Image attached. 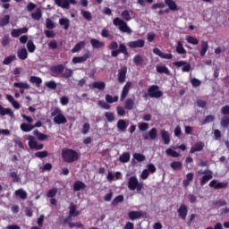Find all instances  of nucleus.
Instances as JSON below:
<instances>
[{
	"mask_svg": "<svg viewBox=\"0 0 229 229\" xmlns=\"http://www.w3.org/2000/svg\"><path fill=\"white\" fill-rule=\"evenodd\" d=\"M62 76L64 78H71V76H72V70L66 69L65 72L64 73H62Z\"/></svg>",
	"mask_w": 229,
	"mask_h": 229,
	"instance_id": "obj_63",
	"label": "nucleus"
},
{
	"mask_svg": "<svg viewBox=\"0 0 229 229\" xmlns=\"http://www.w3.org/2000/svg\"><path fill=\"white\" fill-rule=\"evenodd\" d=\"M113 24L114 26H117L120 31H122V33H129V34L131 33V29L128 27V23L121 20V18H114L113 20Z\"/></svg>",
	"mask_w": 229,
	"mask_h": 229,
	"instance_id": "obj_4",
	"label": "nucleus"
},
{
	"mask_svg": "<svg viewBox=\"0 0 229 229\" xmlns=\"http://www.w3.org/2000/svg\"><path fill=\"white\" fill-rule=\"evenodd\" d=\"M153 53L154 55H157V56H159V58H163L164 60L173 59V54H165L157 47L153 49Z\"/></svg>",
	"mask_w": 229,
	"mask_h": 229,
	"instance_id": "obj_10",
	"label": "nucleus"
},
{
	"mask_svg": "<svg viewBox=\"0 0 229 229\" xmlns=\"http://www.w3.org/2000/svg\"><path fill=\"white\" fill-rule=\"evenodd\" d=\"M131 87V82H126V84L123 86V89L121 94V101H123V99H126V96H128Z\"/></svg>",
	"mask_w": 229,
	"mask_h": 229,
	"instance_id": "obj_14",
	"label": "nucleus"
},
{
	"mask_svg": "<svg viewBox=\"0 0 229 229\" xmlns=\"http://www.w3.org/2000/svg\"><path fill=\"white\" fill-rule=\"evenodd\" d=\"M209 180H212V172H208L205 175H203L201 181H200V184L201 185H205V183H207V182H209Z\"/></svg>",
	"mask_w": 229,
	"mask_h": 229,
	"instance_id": "obj_37",
	"label": "nucleus"
},
{
	"mask_svg": "<svg viewBox=\"0 0 229 229\" xmlns=\"http://www.w3.org/2000/svg\"><path fill=\"white\" fill-rule=\"evenodd\" d=\"M20 128L21 131L29 132L31 131L35 128V126L30 123H21Z\"/></svg>",
	"mask_w": 229,
	"mask_h": 229,
	"instance_id": "obj_30",
	"label": "nucleus"
},
{
	"mask_svg": "<svg viewBox=\"0 0 229 229\" xmlns=\"http://www.w3.org/2000/svg\"><path fill=\"white\" fill-rule=\"evenodd\" d=\"M46 27L47 30H55V22L51 19H47L46 20Z\"/></svg>",
	"mask_w": 229,
	"mask_h": 229,
	"instance_id": "obj_56",
	"label": "nucleus"
},
{
	"mask_svg": "<svg viewBox=\"0 0 229 229\" xmlns=\"http://www.w3.org/2000/svg\"><path fill=\"white\" fill-rule=\"evenodd\" d=\"M205 148L204 142H197L193 147H191L190 153H196V151H202Z\"/></svg>",
	"mask_w": 229,
	"mask_h": 229,
	"instance_id": "obj_19",
	"label": "nucleus"
},
{
	"mask_svg": "<svg viewBox=\"0 0 229 229\" xmlns=\"http://www.w3.org/2000/svg\"><path fill=\"white\" fill-rule=\"evenodd\" d=\"M122 19H123V21H131V16L130 15V11L128 10H124L123 12H122Z\"/></svg>",
	"mask_w": 229,
	"mask_h": 229,
	"instance_id": "obj_51",
	"label": "nucleus"
},
{
	"mask_svg": "<svg viewBox=\"0 0 229 229\" xmlns=\"http://www.w3.org/2000/svg\"><path fill=\"white\" fill-rule=\"evenodd\" d=\"M33 134L36 135V137L38 139V140H46L48 139L47 135H46L42 132H39L38 131H34Z\"/></svg>",
	"mask_w": 229,
	"mask_h": 229,
	"instance_id": "obj_44",
	"label": "nucleus"
},
{
	"mask_svg": "<svg viewBox=\"0 0 229 229\" xmlns=\"http://www.w3.org/2000/svg\"><path fill=\"white\" fill-rule=\"evenodd\" d=\"M227 185L226 182H217L216 180L209 182V187H213V189H225Z\"/></svg>",
	"mask_w": 229,
	"mask_h": 229,
	"instance_id": "obj_16",
	"label": "nucleus"
},
{
	"mask_svg": "<svg viewBox=\"0 0 229 229\" xmlns=\"http://www.w3.org/2000/svg\"><path fill=\"white\" fill-rule=\"evenodd\" d=\"M144 187V182H140L139 179H137V176H131L130 177L128 181V188L130 191H137L138 192H140Z\"/></svg>",
	"mask_w": 229,
	"mask_h": 229,
	"instance_id": "obj_3",
	"label": "nucleus"
},
{
	"mask_svg": "<svg viewBox=\"0 0 229 229\" xmlns=\"http://www.w3.org/2000/svg\"><path fill=\"white\" fill-rule=\"evenodd\" d=\"M165 153L166 155H168L169 157H173L174 158H178V157H180V153L176 152L173 148H167L165 150Z\"/></svg>",
	"mask_w": 229,
	"mask_h": 229,
	"instance_id": "obj_45",
	"label": "nucleus"
},
{
	"mask_svg": "<svg viewBox=\"0 0 229 229\" xmlns=\"http://www.w3.org/2000/svg\"><path fill=\"white\" fill-rule=\"evenodd\" d=\"M165 4L172 10V12H177V10H180L178 8V5H176V2L173 0H165Z\"/></svg>",
	"mask_w": 229,
	"mask_h": 229,
	"instance_id": "obj_22",
	"label": "nucleus"
},
{
	"mask_svg": "<svg viewBox=\"0 0 229 229\" xmlns=\"http://www.w3.org/2000/svg\"><path fill=\"white\" fill-rule=\"evenodd\" d=\"M55 4L59 6V8H63V10H69L71 8V4H78V1L76 0H54Z\"/></svg>",
	"mask_w": 229,
	"mask_h": 229,
	"instance_id": "obj_6",
	"label": "nucleus"
},
{
	"mask_svg": "<svg viewBox=\"0 0 229 229\" xmlns=\"http://www.w3.org/2000/svg\"><path fill=\"white\" fill-rule=\"evenodd\" d=\"M105 117L108 123H114V121H115V114L112 112H106L105 114Z\"/></svg>",
	"mask_w": 229,
	"mask_h": 229,
	"instance_id": "obj_48",
	"label": "nucleus"
},
{
	"mask_svg": "<svg viewBox=\"0 0 229 229\" xmlns=\"http://www.w3.org/2000/svg\"><path fill=\"white\" fill-rule=\"evenodd\" d=\"M135 105V102L131 99V98H129L125 101V108L127 110H132L133 109V106Z\"/></svg>",
	"mask_w": 229,
	"mask_h": 229,
	"instance_id": "obj_52",
	"label": "nucleus"
},
{
	"mask_svg": "<svg viewBox=\"0 0 229 229\" xmlns=\"http://www.w3.org/2000/svg\"><path fill=\"white\" fill-rule=\"evenodd\" d=\"M160 133L164 144H169V142H171V136L169 135V132L165 130H161Z\"/></svg>",
	"mask_w": 229,
	"mask_h": 229,
	"instance_id": "obj_18",
	"label": "nucleus"
},
{
	"mask_svg": "<svg viewBox=\"0 0 229 229\" xmlns=\"http://www.w3.org/2000/svg\"><path fill=\"white\" fill-rule=\"evenodd\" d=\"M87 43L85 41H81L75 45V47L72 49V53H78V51H81L82 47H85Z\"/></svg>",
	"mask_w": 229,
	"mask_h": 229,
	"instance_id": "obj_31",
	"label": "nucleus"
},
{
	"mask_svg": "<svg viewBox=\"0 0 229 229\" xmlns=\"http://www.w3.org/2000/svg\"><path fill=\"white\" fill-rule=\"evenodd\" d=\"M126 72H127L126 67H122L118 73V81L120 83H124V81H126Z\"/></svg>",
	"mask_w": 229,
	"mask_h": 229,
	"instance_id": "obj_17",
	"label": "nucleus"
},
{
	"mask_svg": "<svg viewBox=\"0 0 229 229\" xmlns=\"http://www.w3.org/2000/svg\"><path fill=\"white\" fill-rule=\"evenodd\" d=\"M144 62V57L140 55H136L133 58V63L136 65H140Z\"/></svg>",
	"mask_w": 229,
	"mask_h": 229,
	"instance_id": "obj_49",
	"label": "nucleus"
},
{
	"mask_svg": "<svg viewBox=\"0 0 229 229\" xmlns=\"http://www.w3.org/2000/svg\"><path fill=\"white\" fill-rule=\"evenodd\" d=\"M191 83L192 85V87H199V85H201V81H199V79L193 78L191 81Z\"/></svg>",
	"mask_w": 229,
	"mask_h": 229,
	"instance_id": "obj_62",
	"label": "nucleus"
},
{
	"mask_svg": "<svg viewBox=\"0 0 229 229\" xmlns=\"http://www.w3.org/2000/svg\"><path fill=\"white\" fill-rule=\"evenodd\" d=\"M148 137L151 140H155L158 137V131H157V128H152L148 131Z\"/></svg>",
	"mask_w": 229,
	"mask_h": 229,
	"instance_id": "obj_41",
	"label": "nucleus"
},
{
	"mask_svg": "<svg viewBox=\"0 0 229 229\" xmlns=\"http://www.w3.org/2000/svg\"><path fill=\"white\" fill-rule=\"evenodd\" d=\"M207 51H208V42L203 40L201 41L200 56H205Z\"/></svg>",
	"mask_w": 229,
	"mask_h": 229,
	"instance_id": "obj_25",
	"label": "nucleus"
},
{
	"mask_svg": "<svg viewBox=\"0 0 229 229\" xmlns=\"http://www.w3.org/2000/svg\"><path fill=\"white\" fill-rule=\"evenodd\" d=\"M0 115H13V112H12V109L3 107V106L0 105Z\"/></svg>",
	"mask_w": 229,
	"mask_h": 229,
	"instance_id": "obj_35",
	"label": "nucleus"
},
{
	"mask_svg": "<svg viewBox=\"0 0 229 229\" xmlns=\"http://www.w3.org/2000/svg\"><path fill=\"white\" fill-rule=\"evenodd\" d=\"M45 85L47 87V89H51L52 90H55V89H56V82L53 81H47Z\"/></svg>",
	"mask_w": 229,
	"mask_h": 229,
	"instance_id": "obj_59",
	"label": "nucleus"
},
{
	"mask_svg": "<svg viewBox=\"0 0 229 229\" xmlns=\"http://www.w3.org/2000/svg\"><path fill=\"white\" fill-rule=\"evenodd\" d=\"M31 17L34 19V21H40V19H42V10L38 8L36 12L31 13Z\"/></svg>",
	"mask_w": 229,
	"mask_h": 229,
	"instance_id": "obj_33",
	"label": "nucleus"
},
{
	"mask_svg": "<svg viewBox=\"0 0 229 229\" xmlns=\"http://www.w3.org/2000/svg\"><path fill=\"white\" fill-rule=\"evenodd\" d=\"M145 45L146 41L144 39H138L127 43L128 47H131V49L142 48Z\"/></svg>",
	"mask_w": 229,
	"mask_h": 229,
	"instance_id": "obj_9",
	"label": "nucleus"
},
{
	"mask_svg": "<svg viewBox=\"0 0 229 229\" xmlns=\"http://www.w3.org/2000/svg\"><path fill=\"white\" fill-rule=\"evenodd\" d=\"M89 60V55H84L79 57H73L72 62V64H83V62H87Z\"/></svg>",
	"mask_w": 229,
	"mask_h": 229,
	"instance_id": "obj_21",
	"label": "nucleus"
},
{
	"mask_svg": "<svg viewBox=\"0 0 229 229\" xmlns=\"http://www.w3.org/2000/svg\"><path fill=\"white\" fill-rule=\"evenodd\" d=\"M69 216L70 217H76L77 216H80V211H76V205L73 203L70 205Z\"/></svg>",
	"mask_w": 229,
	"mask_h": 229,
	"instance_id": "obj_24",
	"label": "nucleus"
},
{
	"mask_svg": "<svg viewBox=\"0 0 229 229\" xmlns=\"http://www.w3.org/2000/svg\"><path fill=\"white\" fill-rule=\"evenodd\" d=\"M170 167L174 169V171H181L182 169V162L180 161H174L170 164Z\"/></svg>",
	"mask_w": 229,
	"mask_h": 229,
	"instance_id": "obj_40",
	"label": "nucleus"
},
{
	"mask_svg": "<svg viewBox=\"0 0 229 229\" xmlns=\"http://www.w3.org/2000/svg\"><path fill=\"white\" fill-rule=\"evenodd\" d=\"M186 40L189 44H192L193 46H198V44H199V40L192 36H186Z\"/></svg>",
	"mask_w": 229,
	"mask_h": 229,
	"instance_id": "obj_46",
	"label": "nucleus"
},
{
	"mask_svg": "<svg viewBox=\"0 0 229 229\" xmlns=\"http://www.w3.org/2000/svg\"><path fill=\"white\" fill-rule=\"evenodd\" d=\"M177 212L181 219H186L189 209L187 208V206H185V204H182L177 209Z\"/></svg>",
	"mask_w": 229,
	"mask_h": 229,
	"instance_id": "obj_12",
	"label": "nucleus"
},
{
	"mask_svg": "<svg viewBox=\"0 0 229 229\" xmlns=\"http://www.w3.org/2000/svg\"><path fill=\"white\" fill-rule=\"evenodd\" d=\"M149 173H150V174L157 173V167L155 166V165L148 164L147 165V169H144L142 171L141 174L140 175V178L141 180H148V178L149 177Z\"/></svg>",
	"mask_w": 229,
	"mask_h": 229,
	"instance_id": "obj_7",
	"label": "nucleus"
},
{
	"mask_svg": "<svg viewBox=\"0 0 229 229\" xmlns=\"http://www.w3.org/2000/svg\"><path fill=\"white\" fill-rule=\"evenodd\" d=\"M51 116L54 117V123L55 124H65L67 123V118L62 113V109L55 107L52 110Z\"/></svg>",
	"mask_w": 229,
	"mask_h": 229,
	"instance_id": "obj_2",
	"label": "nucleus"
},
{
	"mask_svg": "<svg viewBox=\"0 0 229 229\" xmlns=\"http://www.w3.org/2000/svg\"><path fill=\"white\" fill-rule=\"evenodd\" d=\"M221 114L223 115H229V106H225L221 108Z\"/></svg>",
	"mask_w": 229,
	"mask_h": 229,
	"instance_id": "obj_64",
	"label": "nucleus"
},
{
	"mask_svg": "<svg viewBox=\"0 0 229 229\" xmlns=\"http://www.w3.org/2000/svg\"><path fill=\"white\" fill-rule=\"evenodd\" d=\"M70 23H71V21L67 18H61L59 20V24L61 26H64V30H69Z\"/></svg>",
	"mask_w": 229,
	"mask_h": 229,
	"instance_id": "obj_43",
	"label": "nucleus"
},
{
	"mask_svg": "<svg viewBox=\"0 0 229 229\" xmlns=\"http://www.w3.org/2000/svg\"><path fill=\"white\" fill-rule=\"evenodd\" d=\"M148 98L159 99V98H162V96H164V92L160 90V87L157 85H152L148 89Z\"/></svg>",
	"mask_w": 229,
	"mask_h": 229,
	"instance_id": "obj_5",
	"label": "nucleus"
},
{
	"mask_svg": "<svg viewBox=\"0 0 229 229\" xmlns=\"http://www.w3.org/2000/svg\"><path fill=\"white\" fill-rule=\"evenodd\" d=\"M27 139L29 140L28 144L30 149H37V150L44 149V144H38L37 140H35V137L31 135H28Z\"/></svg>",
	"mask_w": 229,
	"mask_h": 229,
	"instance_id": "obj_8",
	"label": "nucleus"
},
{
	"mask_svg": "<svg viewBox=\"0 0 229 229\" xmlns=\"http://www.w3.org/2000/svg\"><path fill=\"white\" fill-rule=\"evenodd\" d=\"M106 103H117V101H119V97L115 96V97H112L111 95H106Z\"/></svg>",
	"mask_w": 229,
	"mask_h": 229,
	"instance_id": "obj_47",
	"label": "nucleus"
},
{
	"mask_svg": "<svg viewBox=\"0 0 229 229\" xmlns=\"http://www.w3.org/2000/svg\"><path fill=\"white\" fill-rule=\"evenodd\" d=\"M16 56L15 55H9L7 57H5L3 61L4 65H10V64L12 62H13V60H15Z\"/></svg>",
	"mask_w": 229,
	"mask_h": 229,
	"instance_id": "obj_54",
	"label": "nucleus"
},
{
	"mask_svg": "<svg viewBox=\"0 0 229 229\" xmlns=\"http://www.w3.org/2000/svg\"><path fill=\"white\" fill-rule=\"evenodd\" d=\"M22 33H28V28L24 27L21 29H13L11 32L12 37L14 38H17L18 37H21Z\"/></svg>",
	"mask_w": 229,
	"mask_h": 229,
	"instance_id": "obj_13",
	"label": "nucleus"
},
{
	"mask_svg": "<svg viewBox=\"0 0 229 229\" xmlns=\"http://www.w3.org/2000/svg\"><path fill=\"white\" fill-rule=\"evenodd\" d=\"M62 157L64 162L72 163L80 158V154L75 150L64 148L62 151Z\"/></svg>",
	"mask_w": 229,
	"mask_h": 229,
	"instance_id": "obj_1",
	"label": "nucleus"
},
{
	"mask_svg": "<svg viewBox=\"0 0 229 229\" xmlns=\"http://www.w3.org/2000/svg\"><path fill=\"white\" fill-rule=\"evenodd\" d=\"M17 55L20 60H26L28 58V50H26V48H21L18 50Z\"/></svg>",
	"mask_w": 229,
	"mask_h": 229,
	"instance_id": "obj_28",
	"label": "nucleus"
},
{
	"mask_svg": "<svg viewBox=\"0 0 229 229\" xmlns=\"http://www.w3.org/2000/svg\"><path fill=\"white\" fill-rule=\"evenodd\" d=\"M124 201V196L118 195L116 198H114L112 201V207H117L119 203H123Z\"/></svg>",
	"mask_w": 229,
	"mask_h": 229,
	"instance_id": "obj_36",
	"label": "nucleus"
},
{
	"mask_svg": "<svg viewBox=\"0 0 229 229\" xmlns=\"http://www.w3.org/2000/svg\"><path fill=\"white\" fill-rule=\"evenodd\" d=\"M228 125H229V117L228 116L222 117L221 126H223V128H227Z\"/></svg>",
	"mask_w": 229,
	"mask_h": 229,
	"instance_id": "obj_57",
	"label": "nucleus"
},
{
	"mask_svg": "<svg viewBox=\"0 0 229 229\" xmlns=\"http://www.w3.org/2000/svg\"><path fill=\"white\" fill-rule=\"evenodd\" d=\"M120 162L126 164L130 162V154L128 152L123 153L119 157Z\"/></svg>",
	"mask_w": 229,
	"mask_h": 229,
	"instance_id": "obj_42",
	"label": "nucleus"
},
{
	"mask_svg": "<svg viewBox=\"0 0 229 229\" xmlns=\"http://www.w3.org/2000/svg\"><path fill=\"white\" fill-rule=\"evenodd\" d=\"M81 189H85V184L81 181H77L73 184V190L75 191H81Z\"/></svg>",
	"mask_w": 229,
	"mask_h": 229,
	"instance_id": "obj_39",
	"label": "nucleus"
},
{
	"mask_svg": "<svg viewBox=\"0 0 229 229\" xmlns=\"http://www.w3.org/2000/svg\"><path fill=\"white\" fill-rule=\"evenodd\" d=\"M81 15L87 20V21H92V14L89 13L88 11H81Z\"/></svg>",
	"mask_w": 229,
	"mask_h": 229,
	"instance_id": "obj_61",
	"label": "nucleus"
},
{
	"mask_svg": "<svg viewBox=\"0 0 229 229\" xmlns=\"http://www.w3.org/2000/svg\"><path fill=\"white\" fill-rule=\"evenodd\" d=\"M57 192H58V189L54 188L47 193V198H55V196H56Z\"/></svg>",
	"mask_w": 229,
	"mask_h": 229,
	"instance_id": "obj_58",
	"label": "nucleus"
},
{
	"mask_svg": "<svg viewBox=\"0 0 229 229\" xmlns=\"http://www.w3.org/2000/svg\"><path fill=\"white\" fill-rule=\"evenodd\" d=\"M176 52L178 55H186L187 50L183 47V43L182 41H177V46H176Z\"/></svg>",
	"mask_w": 229,
	"mask_h": 229,
	"instance_id": "obj_26",
	"label": "nucleus"
},
{
	"mask_svg": "<svg viewBox=\"0 0 229 229\" xmlns=\"http://www.w3.org/2000/svg\"><path fill=\"white\" fill-rule=\"evenodd\" d=\"M118 128V131L124 132L126 131V128H128V123L124 120H119L116 124Z\"/></svg>",
	"mask_w": 229,
	"mask_h": 229,
	"instance_id": "obj_20",
	"label": "nucleus"
},
{
	"mask_svg": "<svg viewBox=\"0 0 229 229\" xmlns=\"http://www.w3.org/2000/svg\"><path fill=\"white\" fill-rule=\"evenodd\" d=\"M10 22V15H5L4 18L0 19V26H7Z\"/></svg>",
	"mask_w": 229,
	"mask_h": 229,
	"instance_id": "obj_55",
	"label": "nucleus"
},
{
	"mask_svg": "<svg viewBox=\"0 0 229 229\" xmlns=\"http://www.w3.org/2000/svg\"><path fill=\"white\" fill-rule=\"evenodd\" d=\"M64 71V65L62 64L52 67V72H54V74H63Z\"/></svg>",
	"mask_w": 229,
	"mask_h": 229,
	"instance_id": "obj_38",
	"label": "nucleus"
},
{
	"mask_svg": "<svg viewBox=\"0 0 229 229\" xmlns=\"http://www.w3.org/2000/svg\"><path fill=\"white\" fill-rule=\"evenodd\" d=\"M90 44L94 49H101V47H105V42L99 41L96 38H91Z\"/></svg>",
	"mask_w": 229,
	"mask_h": 229,
	"instance_id": "obj_15",
	"label": "nucleus"
},
{
	"mask_svg": "<svg viewBox=\"0 0 229 229\" xmlns=\"http://www.w3.org/2000/svg\"><path fill=\"white\" fill-rule=\"evenodd\" d=\"M27 49L29 53H35V49H37V47H35V44L33 43V41L29 40L27 43Z\"/></svg>",
	"mask_w": 229,
	"mask_h": 229,
	"instance_id": "obj_50",
	"label": "nucleus"
},
{
	"mask_svg": "<svg viewBox=\"0 0 229 229\" xmlns=\"http://www.w3.org/2000/svg\"><path fill=\"white\" fill-rule=\"evenodd\" d=\"M133 158H135V160H137L138 162H144V160H146V156L140 153H134Z\"/></svg>",
	"mask_w": 229,
	"mask_h": 229,
	"instance_id": "obj_53",
	"label": "nucleus"
},
{
	"mask_svg": "<svg viewBox=\"0 0 229 229\" xmlns=\"http://www.w3.org/2000/svg\"><path fill=\"white\" fill-rule=\"evenodd\" d=\"M35 157H37V158H46V157H47V151L36 152Z\"/></svg>",
	"mask_w": 229,
	"mask_h": 229,
	"instance_id": "obj_60",
	"label": "nucleus"
},
{
	"mask_svg": "<svg viewBox=\"0 0 229 229\" xmlns=\"http://www.w3.org/2000/svg\"><path fill=\"white\" fill-rule=\"evenodd\" d=\"M29 81L36 85L37 87H40L42 85V79L37 76H30Z\"/></svg>",
	"mask_w": 229,
	"mask_h": 229,
	"instance_id": "obj_29",
	"label": "nucleus"
},
{
	"mask_svg": "<svg viewBox=\"0 0 229 229\" xmlns=\"http://www.w3.org/2000/svg\"><path fill=\"white\" fill-rule=\"evenodd\" d=\"M128 216L131 221H135L137 219H140V217H144V216H146V213L142 211H130L128 213Z\"/></svg>",
	"mask_w": 229,
	"mask_h": 229,
	"instance_id": "obj_11",
	"label": "nucleus"
},
{
	"mask_svg": "<svg viewBox=\"0 0 229 229\" xmlns=\"http://www.w3.org/2000/svg\"><path fill=\"white\" fill-rule=\"evenodd\" d=\"M13 87L20 89H30V84L27 82H14Z\"/></svg>",
	"mask_w": 229,
	"mask_h": 229,
	"instance_id": "obj_34",
	"label": "nucleus"
},
{
	"mask_svg": "<svg viewBox=\"0 0 229 229\" xmlns=\"http://www.w3.org/2000/svg\"><path fill=\"white\" fill-rule=\"evenodd\" d=\"M14 194L21 198V199H26L28 198V193L22 189L15 191Z\"/></svg>",
	"mask_w": 229,
	"mask_h": 229,
	"instance_id": "obj_32",
	"label": "nucleus"
},
{
	"mask_svg": "<svg viewBox=\"0 0 229 229\" xmlns=\"http://www.w3.org/2000/svg\"><path fill=\"white\" fill-rule=\"evenodd\" d=\"M89 87L92 89H98V90H105L106 84L103 81L93 82Z\"/></svg>",
	"mask_w": 229,
	"mask_h": 229,
	"instance_id": "obj_23",
	"label": "nucleus"
},
{
	"mask_svg": "<svg viewBox=\"0 0 229 229\" xmlns=\"http://www.w3.org/2000/svg\"><path fill=\"white\" fill-rule=\"evenodd\" d=\"M157 72L160 74H171V72L169 71V68L164 65H157L156 67Z\"/></svg>",
	"mask_w": 229,
	"mask_h": 229,
	"instance_id": "obj_27",
	"label": "nucleus"
}]
</instances>
